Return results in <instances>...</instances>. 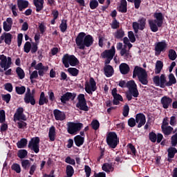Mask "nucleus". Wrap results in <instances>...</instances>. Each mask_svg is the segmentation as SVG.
<instances>
[{"label":"nucleus","instance_id":"nucleus-1","mask_svg":"<svg viewBox=\"0 0 177 177\" xmlns=\"http://www.w3.org/2000/svg\"><path fill=\"white\" fill-rule=\"evenodd\" d=\"M95 39L91 35H86V32H81L78 33L75 38V43L78 48L81 50H85V48H90L93 45Z\"/></svg>","mask_w":177,"mask_h":177},{"label":"nucleus","instance_id":"nucleus-2","mask_svg":"<svg viewBox=\"0 0 177 177\" xmlns=\"http://www.w3.org/2000/svg\"><path fill=\"white\" fill-rule=\"evenodd\" d=\"M136 77H138V81L142 85L149 84V75H147L146 69L136 66L133 69V78Z\"/></svg>","mask_w":177,"mask_h":177},{"label":"nucleus","instance_id":"nucleus-3","mask_svg":"<svg viewBox=\"0 0 177 177\" xmlns=\"http://www.w3.org/2000/svg\"><path fill=\"white\" fill-rule=\"evenodd\" d=\"M153 17L156 19L149 20V25L152 32H157L158 31V27H162L164 15H162V12H155Z\"/></svg>","mask_w":177,"mask_h":177},{"label":"nucleus","instance_id":"nucleus-4","mask_svg":"<svg viewBox=\"0 0 177 177\" xmlns=\"http://www.w3.org/2000/svg\"><path fill=\"white\" fill-rule=\"evenodd\" d=\"M106 143L110 149H115L118 146V143H120V138H118L117 133L114 131L108 133L106 135Z\"/></svg>","mask_w":177,"mask_h":177},{"label":"nucleus","instance_id":"nucleus-5","mask_svg":"<svg viewBox=\"0 0 177 177\" xmlns=\"http://www.w3.org/2000/svg\"><path fill=\"white\" fill-rule=\"evenodd\" d=\"M67 131L70 135H75L77 132H80L84 128V124L75 123L74 122H69L67 123Z\"/></svg>","mask_w":177,"mask_h":177},{"label":"nucleus","instance_id":"nucleus-6","mask_svg":"<svg viewBox=\"0 0 177 177\" xmlns=\"http://www.w3.org/2000/svg\"><path fill=\"white\" fill-rule=\"evenodd\" d=\"M77 103L76 104L77 109H80L82 111H89V107L86 104V99H85V95L79 94L77 96Z\"/></svg>","mask_w":177,"mask_h":177},{"label":"nucleus","instance_id":"nucleus-7","mask_svg":"<svg viewBox=\"0 0 177 177\" xmlns=\"http://www.w3.org/2000/svg\"><path fill=\"white\" fill-rule=\"evenodd\" d=\"M168 48V44L165 40L158 41L155 44V55L156 56H159L161 55V52H165Z\"/></svg>","mask_w":177,"mask_h":177},{"label":"nucleus","instance_id":"nucleus-8","mask_svg":"<svg viewBox=\"0 0 177 177\" xmlns=\"http://www.w3.org/2000/svg\"><path fill=\"white\" fill-rule=\"evenodd\" d=\"M39 137H35L32 138L30 141H29L28 145V149L32 150V151L35 152L36 154H37V153H39Z\"/></svg>","mask_w":177,"mask_h":177},{"label":"nucleus","instance_id":"nucleus-9","mask_svg":"<svg viewBox=\"0 0 177 177\" xmlns=\"http://www.w3.org/2000/svg\"><path fill=\"white\" fill-rule=\"evenodd\" d=\"M153 82L156 86H160V88H165L167 86L166 84L168 82L165 74H162L160 77L158 75L154 76Z\"/></svg>","mask_w":177,"mask_h":177},{"label":"nucleus","instance_id":"nucleus-10","mask_svg":"<svg viewBox=\"0 0 177 177\" xmlns=\"http://www.w3.org/2000/svg\"><path fill=\"white\" fill-rule=\"evenodd\" d=\"M145 28H146V18L142 17L138 19V22H133V30L135 34H138V32H139V30L140 31H143Z\"/></svg>","mask_w":177,"mask_h":177},{"label":"nucleus","instance_id":"nucleus-11","mask_svg":"<svg viewBox=\"0 0 177 177\" xmlns=\"http://www.w3.org/2000/svg\"><path fill=\"white\" fill-rule=\"evenodd\" d=\"M97 89V86H96V82L93 77H90L89 84L86 83L85 84V91L86 93L88 95H93V92H95Z\"/></svg>","mask_w":177,"mask_h":177},{"label":"nucleus","instance_id":"nucleus-12","mask_svg":"<svg viewBox=\"0 0 177 177\" xmlns=\"http://www.w3.org/2000/svg\"><path fill=\"white\" fill-rule=\"evenodd\" d=\"M138 124V128H142L145 124H146V115L143 113H138L136 115V120L133 119V127Z\"/></svg>","mask_w":177,"mask_h":177},{"label":"nucleus","instance_id":"nucleus-13","mask_svg":"<svg viewBox=\"0 0 177 177\" xmlns=\"http://www.w3.org/2000/svg\"><path fill=\"white\" fill-rule=\"evenodd\" d=\"M75 97H77V93L66 92L61 96L60 100L63 104H66V103H67V102H70V100H71V102L75 100Z\"/></svg>","mask_w":177,"mask_h":177},{"label":"nucleus","instance_id":"nucleus-14","mask_svg":"<svg viewBox=\"0 0 177 177\" xmlns=\"http://www.w3.org/2000/svg\"><path fill=\"white\" fill-rule=\"evenodd\" d=\"M13 39V35L10 32H4L0 37V44H3V41L6 45H10Z\"/></svg>","mask_w":177,"mask_h":177},{"label":"nucleus","instance_id":"nucleus-15","mask_svg":"<svg viewBox=\"0 0 177 177\" xmlns=\"http://www.w3.org/2000/svg\"><path fill=\"white\" fill-rule=\"evenodd\" d=\"M149 140L152 142V143H161V141L162 140L164 136H162L161 133L156 134L154 131H151L149 133Z\"/></svg>","mask_w":177,"mask_h":177},{"label":"nucleus","instance_id":"nucleus-16","mask_svg":"<svg viewBox=\"0 0 177 177\" xmlns=\"http://www.w3.org/2000/svg\"><path fill=\"white\" fill-rule=\"evenodd\" d=\"M115 55V47L112 46L111 49L105 50L102 54L101 56L103 59H113Z\"/></svg>","mask_w":177,"mask_h":177},{"label":"nucleus","instance_id":"nucleus-17","mask_svg":"<svg viewBox=\"0 0 177 177\" xmlns=\"http://www.w3.org/2000/svg\"><path fill=\"white\" fill-rule=\"evenodd\" d=\"M160 103L163 109H169L172 106V98L168 96H163L160 100Z\"/></svg>","mask_w":177,"mask_h":177},{"label":"nucleus","instance_id":"nucleus-18","mask_svg":"<svg viewBox=\"0 0 177 177\" xmlns=\"http://www.w3.org/2000/svg\"><path fill=\"white\" fill-rule=\"evenodd\" d=\"M53 115L56 121H64L66 120V113L59 109H55Z\"/></svg>","mask_w":177,"mask_h":177},{"label":"nucleus","instance_id":"nucleus-19","mask_svg":"<svg viewBox=\"0 0 177 177\" xmlns=\"http://www.w3.org/2000/svg\"><path fill=\"white\" fill-rule=\"evenodd\" d=\"M17 5L19 12H23L24 9L28 8L29 3L27 0H17Z\"/></svg>","mask_w":177,"mask_h":177},{"label":"nucleus","instance_id":"nucleus-20","mask_svg":"<svg viewBox=\"0 0 177 177\" xmlns=\"http://www.w3.org/2000/svg\"><path fill=\"white\" fill-rule=\"evenodd\" d=\"M104 75L108 78H109V77H113V75L114 74V68H113L111 65H105L104 67Z\"/></svg>","mask_w":177,"mask_h":177},{"label":"nucleus","instance_id":"nucleus-21","mask_svg":"<svg viewBox=\"0 0 177 177\" xmlns=\"http://www.w3.org/2000/svg\"><path fill=\"white\" fill-rule=\"evenodd\" d=\"M119 70H120L121 74H122L123 75H127V74H128L129 73L131 68H129V64H125V63H122L119 66Z\"/></svg>","mask_w":177,"mask_h":177},{"label":"nucleus","instance_id":"nucleus-22","mask_svg":"<svg viewBox=\"0 0 177 177\" xmlns=\"http://www.w3.org/2000/svg\"><path fill=\"white\" fill-rule=\"evenodd\" d=\"M44 3H45L44 0H33V4L36 8V12L37 13H39L44 9Z\"/></svg>","mask_w":177,"mask_h":177},{"label":"nucleus","instance_id":"nucleus-23","mask_svg":"<svg viewBox=\"0 0 177 177\" xmlns=\"http://www.w3.org/2000/svg\"><path fill=\"white\" fill-rule=\"evenodd\" d=\"M127 88L129 89L126 92V97L127 100H132V96H133V85L131 84V83H128Z\"/></svg>","mask_w":177,"mask_h":177},{"label":"nucleus","instance_id":"nucleus-24","mask_svg":"<svg viewBox=\"0 0 177 177\" xmlns=\"http://www.w3.org/2000/svg\"><path fill=\"white\" fill-rule=\"evenodd\" d=\"M72 56L73 55H70L68 54L64 55L62 60V64H64L66 68H68V67H70V62L71 61Z\"/></svg>","mask_w":177,"mask_h":177},{"label":"nucleus","instance_id":"nucleus-25","mask_svg":"<svg viewBox=\"0 0 177 177\" xmlns=\"http://www.w3.org/2000/svg\"><path fill=\"white\" fill-rule=\"evenodd\" d=\"M24 100L26 104L30 103L32 106H35V98L34 97V95L32 94L30 95H25Z\"/></svg>","mask_w":177,"mask_h":177},{"label":"nucleus","instance_id":"nucleus-26","mask_svg":"<svg viewBox=\"0 0 177 177\" xmlns=\"http://www.w3.org/2000/svg\"><path fill=\"white\" fill-rule=\"evenodd\" d=\"M161 129L165 136H169L174 132V127L171 126L161 127Z\"/></svg>","mask_w":177,"mask_h":177},{"label":"nucleus","instance_id":"nucleus-27","mask_svg":"<svg viewBox=\"0 0 177 177\" xmlns=\"http://www.w3.org/2000/svg\"><path fill=\"white\" fill-rule=\"evenodd\" d=\"M84 140H85V138L80 135H77L74 138L75 145L77 147H81V146L84 145Z\"/></svg>","mask_w":177,"mask_h":177},{"label":"nucleus","instance_id":"nucleus-28","mask_svg":"<svg viewBox=\"0 0 177 177\" xmlns=\"http://www.w3.org/2000/svg\"><path fill=\"white\" fill-rule=\"evenodd\" d=\"M48 137L50 142H55V139L56 138V128L55 127V126H52L51 127H50Z\"/></svg>","mask_w":177,"mask_h":177},{"label":"nucleus","instance_id":"nucleus-29","mask_svg":"<svg viewBox=\"0 0 177 177\" xmlns=\"http://www.w3.org/2000/svg\"><path fill=\"white\" fill-rule=\"evenodd\" d=\"M127 0H121L120 5L118 7V10L121 12V13H127L128 9L127 8Z\"/></svg>","mask_w":177,"mask_h":177},{"label":"nucleus","instance_id":"nucleus-30","mask_svg":"<svg viewBox=\"0 0 177 177\" xmlns=\"http://www.w3.org/2000/svg\"><path fill=\"white\" fill-rule=\"evenodd\" d=\"M169 82L166 83V86H172L173 85H175L176 84V77H175V75L174 73H170L168 75Z\"/></svg>","mask_w":177,"mask_h":177},{"label":"nucleus","instance_id":"nucleus-31","mask_svg":"<svg viewBox=\"0 0 177 177\" xmlns=\"http://www.w3.org/2000/svg\"><path fill=\"white\" fill-rule=\"evenodd\" d=\"M48 103H49V100L45 97V93L41 92L39 100V106H44V104H48Z\"/></svg>","mask_w":177,"mask_h":177},{"label":"nucleus","instance_id":"nucleus-32","mask_svg":"<svg viewBox=\"0 0 177 177\" xmlns=\"http://www.w3.org/2000/svg\"><path fill=\"white\" fill-rule=\"evenodd\" d=\"M162 67H164V62H162V61L158 60L156 63L155 74H160L161 73V70H162Z\"/></svg>","mask_w":177,"mask_h":177},{"label":"nucleus","instance_id":"nucleus-33","mask_svg":"<svg viewBox=\"0 0 177 177\" xmlns=\"http://www.w3.org/2000/svg\"><path fill=\"white\" fill-rule=\"evenodd\" d=\"M167 157H169V158H174L175 157V155L177 153V149L174 147H170L167 149Z\"/></svg>","mask_w":177,"mask_h":177},{"label":"nucleus","instance_id":"nucleus-34","mask_svg":"<svg viewBox=\"0 0 177 177\" xmlns=\"http://www.w3.org/2000/svg\"><path fill=\"white\" fill-rule=\"evenodd\" d=\"M27 143H28V141L26 138H21L19 141L17 142V147L18 149H24L26 146H27Z\"/></svg>","mask_w":177,"mask_h":177},{"label":"nucleus","instance_id":"nucleus-35","mask_svg":"<svg viewBox=\"0 0 177 177\" xmlns=\"http://www.w3.org/2000/svg\"><path fill=\"white\" fill-rule=\"evenodd\" d=\"M102 171H104L105 172H113L114 171V167H113V165H111V164L109 163H104L102 165Z\"/></svg>","mask_w":177,"mask_h":177},{"label":"nucleus","instance_id":"nucleus-36","mask_svg":"<svg viewBox=\"0 0 177 177\" xmlns=\"http://www.w3.org/2000/svg\"><path fill=\"white\" fill-rule=\"evenodd\" d=\"M16 73L19 80H24L26 77V73H24V70L20 67H17L16 68Z\"/></svg>","mask_w":177,"mask_h":177},{"label":"nucleus","instance_id":"nucleus-37","mask_svg":"<svg viewBox=\"0 0 177 177\" xmlns=\"http://www.w3.org/2000/svg\"><path fill=\"white\" fill-rule=\"evenodd\" d=\"M61 32H66L67 31V19H62L59 25Z\"/></svg>","mask_w":177,"mask_h":177},{"label":"nucleus","instance_id":"nucleus-38","mask_svg":"<svg viewBox=\"0 0 177 177\" xmlns=\"http://www.w3.org/2000/svg\"><path fill=\"white\" fill-rule=\"evenodd\" d=\"M128 84H133V80H130L127 82L125 80H121L118 85L120 88H128Z\"/></svg>","mask_w":177,"mask_h":177},{"label":"nucleus","instance_id":"nucleus-39","mask_svg":"<svg viewBox=\"0 0 177 177\" xmlns=\"http://www.w3.org/2000/svg\"><path fill=\"white\" fill-rule=\"evenodd\" d=\"M67 71L72 77H77L80 74V70L77 69V68H68Z\"/></svg>","mask_w":177,"mask_h":177},{"label":"nucleus","instance_id":"nucleus-40","mask_svg":"<svg viewBox=\"0 0 177 177\" xmlns=\"http://www.w3.org/2000/svg\"><path fill=\"white\" fill-rule=\"evenodd\" d=\"M78 64H80V61L76 57L72 55L69 65L72 67H76V66H78Z\"/></svg>","mask_w":177,"mask_h":177},{"label":"nucleus","instance_id":"nucleus-41","mask_svg":"<svg viewBox=\"0 0 177 177\" xmlns=\"http://www.w3.org/2000/svg\"><path fill=\"white\" fill-rule=\"evenodd\" d=\"M15 92L16 93H17V95H24V93H26V86H16Z\"/></svg>","mask_w":177,"mask_h":177},{"label":"nucleus","instance_id":"nucleus-42","mask_svg":"<svg viewBox=\"0 0 177 177\" xmlns=\"http://www.w3.org/2000/svg\"><path fill=\"white\" fill-rule=\"evenodd\" d=\"M28 154V152L27 151V150L26 149H20L19 151H18V153H17V156L19 157V158H26V157H27Z\"/></svg>","mask_w":177,"mask_h":177},{"label":"nucleus","instance_id":"nucleus-43","mask_svg":"<svg viewBox=\"0 0 177 177\" xmlns=\"http://www.w3.org/2000/svg\"><path fill=\"white\" fill-rule=\"evenodd\" d=\"M124 35L125 33L122 29H119L115 32V38L117 39H121V38H124Z\"/></svg>","mask_w":177,"mask_h":177},{"label":"nucleus","instance_id":"nucleus-44","mask_svg":"<svg viewBox=\"0 0 177 177\" xmlns=\"http://www.w3.org/2000/svg\"><path fill=\"white\" fill-rule=\"evenodd\" d=\"M168 56L170 60H176L177 57L176 51H175L174 49H170L169 50Z\"/></svg>","mask_w":177,"mask_h":177},{"label":"nucleus","instance_id":"nucleus-45","mask_svg":"<svg viewBox=\"0 0 177 177\" xmlns=\"http://www.w3.org/2000/svg\"><path fill=\"white\" fill-rule=\"evenodd\" d=\"M91 126L92 127V129H94V131H97L100 127V123L99 122V120H93L91 123Z\"/></svg>","mask_w":177,"mask_h":177},{"label":"nucleus","instance_id":"nucleus-46","mask_svg":"<svg viewBox=\"0 0 177 177\" xmlns=\"http://www.w3.org/2000/svg\"><path fill=\"white\" fill-rule=\"evenodd\" d=\"M0 66L3 67L8 63V57L5 55H0Z\"/></svg>","mask_w":177,"mask_h":177},{"label":"nucleus","instance_id":"nucleus-47","mask_svg":"<svg viewBox=\"0 0 177 177\" xmlns=\"http://www.w3.org/2000/svg\"><path fill=\"white\" fill-rule=\"evenodd\" d=\"M90 8L92 9V10L97 9V6H99V2L97 0H91L89 3Z\"/></svg>","mask_w":177,"mask_h":177},{"label":"nucleus","instance_id":"nucleus-48","mask_svg":"<svg viewBox=\"0 0 177 177\" xmlns=\"http://www.w3.org/2000/svg\"><path fill=\"white\" fill-rule=\"evenodd\" d=\"M12 66V58L10 57H8V62L5 64L3 66H1V68H3V71H6L8 68H10Z\"/></svg>","mask_w":177,"mask_h":177},{"label":"nucleus","instance_id":"nucleus-49","mask_svg":"<svg viewBox=\"0 0 177 177\" xmlns=\"http://www.w3.org/2000/svg\"><path fill=\"white\" fill-rule=\"evenodd\" d=\"M31 43L30 41H26L24 46V50L25 53H30L31 50Z\"/></svg>","mask_w":177,"mask_h":177},{"label":"nucleus","instance_id":"nucleus-50","mask_svg":"<svg viewBox=\"0 0 177 177\" xmlns=\"http://www.w3.org/2000/svg\"><path fill=\"white\" fill-rule=\"evenodd\" d=\"M1 98L3 102H6V103H9V102H10V99H12V95L10 93L1 94Z\"/></svg>","mask_w":177,"mask_h":177},{"label":"nucleus","instance_id":"nucleus-51","mask_svg":"<svg viewBox=\"0 0 177 177\" xmlns=\"http://www.w3.org/2000/svg\"><path fill=\"white\" fill-rule=\"evenodd\" d=\"M171 145L173 147H176V145H177V132L171 137Z\"/></svg>","mask_w":177,"mask_h":177},{"label":"nucleus","instance_id":"nucleus-52","mask_svg":"<svg viewBox=\"0 0 177 177\" xmlns=\"http://www.w3.org/2000/svg\"><path fill=\"white\" fill-rule=\"evenodd\" d=\"M6 121V115H5V111H0V124H3Z\"/></svg>","mask_w":177,"mask_h":177},{"label":"nucleus","instance_id":"nucleus-53","mask_svg":"<svg viewBox=\"0 0 177 177\" xmlns=\"http://www.w3.org/2000/svg\"><path fill=\"white\" fill-rule=\"evenodd\" d=\"M38 50V44H37L35 42H32V46L30 47V52L31 53H37Z\"/></svg>","mask_w":177,"mask_h":177},{"label":"nucleus","instance_id":"nucleus-54","mask_svg":"<svg viewBox=\"0 0 177 177\" xmlns=\"http://www.w3.org/2000/svg\"><path fill=\"white\" fill-rule=\"evenodd\" d=\"M12 169H13V171H15L17 174H20V172H21V168L20 167V165L17 163L12 165Z\"/></svg>","mask_w":177,"mask_h":177},{"label":"nucleus","instance_id":"nucleus-55","mask_svg":"<svg viewBox=\"0 0 177 177\" xmlns=\"http://www.w3.org/2000/svg\"><path fill=\"white\" fill-rule=\"evenodd\" d=\"M3 28L4 31H6L8 32L12 30V25L8 24V22H6V21H3Z\"/></svg>","mask_w":177,"mask_h":177},{"label":"nucleus","instance_id":"nucleus-56","mask_svg":"<svg viewBox=\"0 0 177 177\" xmlns=\"http://www.w3.org/2000/svg\"><path fill=\"white\" fill-rule=\"evenodd\" d=\"M123 42L124 44V48H127V46H128L129 49H131V48H132V44L129 42V39H128V37H124Z\"/></svg>","mask_w":177,"mask_h":177},{"label":"nucleus","instance_id":"nucleus-57","mask_svg":"<svg viewBox=\"0 0 177 177\" xmlns=\"http://www.w3.org/2000/svg\"><path fill=\"white\" fill-rule=\"evenodd\" d=\"M120 28V22H118V21H117V19L114 18L111 24V28H113V30H117V28Z\"/></svg>","mask_w":177,"mask_h":177},{"label":"nucleus","instance_id":"nucleus-58","mask_svg":"<svg viewBox=\"0 0 177 177\" xmlns=\"http://www.w3.org/2000/svg\"><path fill=\"white\" fill-rule=\"evenodd\" d=\"M84 172L86 174V177L91 176V174H92V169L88 165L84 166Z\"/></svg>","mask_w":177,"mask_h":177},{"label":"nucleus","instance_id":"nucleus-59","mask_svg":"<svg viewBox=\"0 0 177 177\" xmlns=\"http://www.w3.org/2000/svg\"><path fill=\"white\" fill-rule=\"evenodd\" d=\"M4 89L8 91V92H12L13 91V85L11 83H6L4 84Z\"/></svg>","mask_w":177,"mask_h":177},{"label":"nucleus","instance_id":"nucleus-60","mask_svg":"<svg viewBox=\"0 0 177 177\" xmlns=\"http://www.w3.org/2000/svg\"><path fill=\"white\" fill-rule=\"evenodd\" d=\"M65 162H66V164H70L71 165H75V160L71 158L70 156L66 158Z\"/></svg>","mask_w":177,"mask_h":177},{"label":"nucleus","instance_id":"nucleus-61","mask_svg":"<svg viewBox=\"0 0 177 177\" xmlns=\"http://www.w3.org/2000/svg\"><path fill=\"white\" fill-rule=\"evenodd\" d=\"M37 78H38V71H34L30 76V80L31 81V82H34V81L32 80H37Z\"/></svg>","mask_w":177,"mask_h":177},{"label":"nucleus","instance_id":"nucleus-62","mask_svg":"<svg viewBox=\"0 0 177 177\" xmlns=\"http://www.w3.org/2000/svg\"><path fill=\"white\" fill-rule=\"evenodd\" d=\"M23 113H24V109H23V107L18 108L17 109V112L14 115V118H15L16 117L21 115V114H23Z\"/></svg>","mask_w":177,"mask_h":177},{"label":"nucleus","instance_id":"nucleus-63","mask_svg":"<svg viewBox=\"0 0 177 177\" xmlns=\"http://www.w3.org/2000/svg\"><path fill=\"white\" fill-rule=\"evenodd\" d=\"M22 43H23V33H19L17 35V45L19 48L21 46Z\"/></svg>","mask_w":177,"mask_h":177},{"label":"nucleus","instance_id":"nucleus-64","mask_svg":"<svg viewBox=\"0 0 177 177\" xmlns=\"http://www.w3.org/2000/svg\"><path fill=\"white\" fill-rule=\"evenodd\" d=\"M122 114L124 117H127L129 114V106L127 104L124 105Z\"/></svg>","mask_w":177,"mask_h":177}]
</instances>
